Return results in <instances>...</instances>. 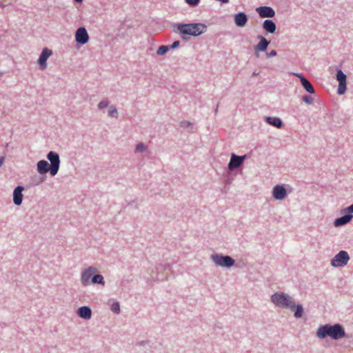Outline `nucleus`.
Instances as JSON below:
<instances>
[{
	"mask_svg": "<svg viewBox=\"0 0 353 353\" xmlns=\"http://www.w3.org/2000/svg\"><path fill=\"white\" fill-rule=\"evenodd\" d=\"M4 160H5V158L3 157H0V168L1 167V165H3V162H4Z\"/></svg>",
	"mask_w": 353,
	"mask_h": 353,
	"instance_id": "obj_34",
	"label": "nucleus"
},
{
	"mask_svg": "<svg viewBox=\"0 0 353 353\" xmlns=\"http://www.w3.org/2000/svg\"><path fill=\"white\" fill-rule=\"evenodd\" d=\"M352 218V216L350 214L345 215L341 218L336 219L334 221V225L336 226H339L342 225H345L348 223Z\"/></svg>",
	"mask_w": 353,
	"mask_h": 353,
	"instance_id": "obj_20",
	"label": "nucleus"
},
{
	"mask_svg": "<svg viewBox=\"0 0 353 353\" xmlns=\"http://www.w3.org/2000/svg\"><path fill=\"white\" fill-rule=\"evenodd\" d=\"M52 50L48 48H44L38 59L39 68L41 70H45L47 68V59L52 55Z\"/></svg>",
	"mask_w": 353,
	"mask_h": 353,
	"instance_id": "obj_10",
	"label": "nucleus"
},
{
	"mask_svg": "<svg viewBox=\"0 0 353 353\" xmlns=\"http://www.w3.org/2000/svg\"><path fill=\"white\" fill-rule=\"evenodd\" d=\"M273 196L276 199H283L286 196V190L281 185H276L273 189Z\"/></svg>",
	"mask_w": 353,
	"mask_h": 353,
	"instance_id": "obj_16",
	"label": "nucleus"
},
{
	"mask_svg": "<svg viewBox=\"0 0 353 353\" xmlns=\"http://www.w3.org/2000/svg\"><path fill=\"white\" fill-rule=\"evenodd\" d=\"M272 301L277 306L281 307H294L292 298L287 294L275 293L272 296Z\"/></svg>",
	"mask_w": 353,
	"mask_h": 353,
	"instance_id": "obj_4",
	"label": "nucleus"
},
{
	"mask_svg": "<svg viewBox=\"0 0 353 353\" xmlns=\"http://www.w3.org/2000/svg\"><path fill=\"white\" fill-rule=\"evenodd\" d=\"M245 157L242 156H236V154H232L230 161L229 163V168L230 170L239 168L241 163H243V160L245 159Z\"/></svg>",
	"mask_w": 353,
	"mask_h": 353,
	"instance_id": "obj_12",
	"label": "nucleus"
},
{
	"mask_svg": "<svg viewBox=\"0 0 353 353\" xmlns=\"http://www.w3.org/2000/svg\"><path fill=\"white\" fill-rule=\"evenodd\" d=\"M75 39L78 43L85 44L89 39V36L85 28H79L76 31Z\"/></svg>",
	"mask_w": 353,
	"mask_h": 353,
	"instance_id": "obj_8",
	"label": "nucleus"
},
{
	"mask_svg": "<svg viewBox=\"0 0 353 353\" xmlns=\"http://www.w3.org/2000/svg\"><path fill=\"white\" fill-rule=\"evenodd\" d=\"M276 55V52L275 50H272L269 54V57H274Z\"/></svg>",
	"mask_w": 353,
	"mask_h": 353,
	"instance_id": "obj_32",
	"label": "nucleus"
},
{
	"mask_svg": "<svg viewBox=\"0 0 353 353\" xmlns=\"http://www.w3.org/2000/svg\"><path fill=\"white\" fill-rule=\"evenodd\" d=\"M24 190L22 186H17L13 192V201L14 203L17 205H19L22 203L23 200V194L22 192Z\"/></svg>",
	"mask_w": 353,
	"mask_h": 353,
	"instance_id": "obj_13",
	"label": "nucleus"
},
{
	"mask_svg": "<svg viewBox=\"0 0 353 353\" xmlns=\"http://www.w3.org/2000/svg\"><path fill=\"white\" fill-rule=\"evenodd\" d=\"M77 314L82 319L88 320L91 318L92 311L89 307L83 306L78 309Z\"/></svg>",
	"mask_w": 353,
	"mask_h": 353,
	"instance_id": "obj_17",
	"label": "nucleus"
},
{
	"mask_svg": "<svg viewBox=\"0 0 353 353\" xmlns=\"http://www.w3.org/2000/svg\"><path fill=\"white\" fill-rule=\"evenodd\" d=\"M90 283L104 285L103 277L100 274H94Z\"/></svg>",
	"mask_w": 353,
	"mask_h": 353,
	"instance_id": "obj_23",
	"label": "nucleus"
},
{
	"mask_svg": "<svg viewBox=\"0 0 353 353\" xmlns=\"http://www.w3.org/2000/svg\"><path fill=\"white\" fill-rule=\"evenodd\" d=\"M259 39H260L259 43L255 46V50L259 51H265L268 46L270 42L263 37L262 36H259Z\"/></svg>",
	"mask_w": 353,
	"mask_h": 353,
	"instance_id": "obj_18",
	"label": "nucleus"
},
{
	"mask_svg": "<svg viewBox=\"0 0 353 353\" xmlns=\"http://www.w3.org/2000/svg\"><path fill=\"white\" fill-rule=\"evenodd\" d=\"M263 26L270 33H274L276 30V24L272 20H265Z\"/></svg>",
	"mask_w": 353,
	"mask_h": 353,
	"instance_id": "obj_19",
	"label": "nucleus"
},
{
	"mask_svg": "<svg viewBox=\"0 0 353 353\" xmlns=\"http://www.w3.org/2000/svg\"><path fill=\"white\" fill-rule=\"evenodd\" d=\"M248 21V17L244 12H239L234 15V23L239 27H243Z\"/></svg>",
	"mask_w": 353,
	"mask_h": 353,
	"instance_id": "obj_15",
	"label": "nucleus"
},
{
	"mask_svg": "<svg viewBox=\"0 0 353 353\" xmlns=\"http://www.w3.org/2000/svg\"><path fill=\"white\" fill-rule=\"evenodd\" d=\"M117 110L114 106H110L109 108L108 115L111 117H117Z\"/></svg>",
	"mask_w": 353,
	"mask_h": 353,
	"instance_id": "obj_25",
	"label": "nucleus"
},
{
	"mask_svg": "<svg viewBox=\"0 0 353 353\" xmlns=\"http://www.w3.org/2000/svg\"><path fill=\"white\" fill-rule=\"evenodd\" d=\"M294 310V316L296 318H301L303 315V309L301 305H294V307L292 309Z\"/></svg>",
	"mask_w": 353,
	"mask_h": 353,
	"instance_id": "obj_22",
	"label": "nucleus"
},
{
	"mask_svg": "<svg viewBox=\"0 0 353 353\" xmlns=\"http://www.w3.org/2000/svg\"><path fill=\"white\" fill-rule=\"evenodd\" d=\"M347 211L348 212L352 213L353 212V204L351 205L347 209Z\"/></svg>",
	"mask_w": 353,
	"mask_h": 353,
	"instance_id": "obj_33",
	"label": "nucleus"
},
{
	"mask_svg": "<svg viewBox=\"0 0 353 353\" xmlns=\"http://www.w3.org/2000/svg\"><path fill=\"white\" fill-rule=\"evenodd\" d=\"M83 0H75V1L78 2V3H80Z\"/></svg>",
	"mask_w": 353,
	"mask_h": 353,
	"instance_id": "obj_35",
	"label": "nucleus"
},
{
	"mask_svg": "<svg viewBox=\"0 0 353 353\" xmlns=\"http://www.w3.org/2000/svg\"><path fill=\"white\" fill-rule=\"evenodd\" d=\"M349 259L347 252L341 250L332 259L331 265L333 267H343L347 263Z\"/></svg>",
	"mask_w": 353,
	"mask_h": 353,
	"instance_id": "obj_5",
	"label": "nucleus"
},
{
	"mask_svg": "<svg viewBox=\"0 0 353 353\" xmlns=\"http://www.w3.org/2000/svg\"><path fill=\"white\" fill-rule=\"evenodd\" d=\"M214 263L219 266L230 268L234 263V260L228 256L214 254L212 256Z\"/></svg>",
	"mask_w": 353,
	"mask_h": 353,
	"instance_id": "obj_6",
	"label": "nucleus"
},
{
	"mask_svg": "<svg viewBox=\"0 0 353 353\" xmlns=\"http://www.w3.org/2000/svg\"><path fill=\"white\" fill-rule=\"evenodd\" d=\"M266 121L269 124H270L273 126H275L276 128H279L282 126V121L279 118L269 117H267Z\"/></svg>",
	"mask_w": 353,
	"mask_h": 353,
	"instance_id": "obj_21",
	"label": "nucleus"
},
{
	"mask_svg": "<svg viewBox=\"0 0 353 353\" xmlns=\"http://www.w3.org/2000/svg\"><path fill=\"white\" fill-rule=\"evenodd\" d=\"M316 335L320 339H324L329 336L337 340L343 338L345 333L341 325L335 324L334 325H325L321 326L317 330Z\"/></svg>",
	"mask_w": 353,
	"mask_h": 353,
	"instance_id": "obj_3",
	"label": "nucleus"
},
{
	"mask_svg": "<svg viewBox=\"0 0 353 353\" xmlns=\"http://www.w3.org/2000/svg\"><path fill=\"white\" fill-rule=\"evenodd\" d=\"M109 101L108 100H103L99 103V108L103 109L108 105Z\"/></svg>",
	"mask_w": 353,
	"mask_h": 353,
	"instance_id": "obj_27",
	"label": "nucleus"
},
{
	"mask_svg": "<svg viewBox=\"0 0 353 353\" xmlns=\"http://www.w3.org/2000/svg\"><path fill=\"white\" fill-rule=\"evenodd\" d=\"M256 10L262 18L273 17L275 14L274 10L268 6H261L257 8Z\"/></svg>",
	"mask_w": 353,
	"mask_h": 353,
	"instance_id": "obj_11",
	"label": "nucleus"
},
{
	"mask_svg": "<svg viewBox=\"0 0 353 353\" xmlns=\"http://www.w3.org/2000/svg\"><path fill=\"white\" fill-rule=\"evenodd\" d=\"M336 79L339 81L338 93L343 94L346 90V75L342 70H340L337 72Z\"/></svg>",
	"mask_w": 353,
	"mask_h": 353,
	"instance_id": "obj_9",
	"label": "nucleus"
},
{
	"mask_svg": "<svg viewBox=\"0 0 353 353\" xmlns=\"http://www.w3.org/2000/svg\"><path fill=\"white\" fill-rule=\"evenodd\" d=\"M296 76L300 79L302 85L303 86V88L305 89V90L307 92H309L310 94L314 93V89L312 85L310 83V81L306 78H305L301 74H296Z\"/></svg>",
	"mask_w": 353,
	"mask_h": 353,
	"instance_id": "obj_14",
	"label": "nucleus"
},
{
	"mask_svg": "<svg viewBox=\"0 0 353 353\" xmlns=\"http://www.w3.org/2000/svg\"><path fill=\"white\" fill-rule=\"evenodd\" d=\"M111 310L114 313H119L120 312V305L119 303H114L111 306Z\"/></svg>",
	"mask_w": 353,
	"mask_h": 353,
	"instance_id": "obj_26",
	"label": "nucleus"
},
{
	"mask_svg": "<svg viewBox=\"0 0 353 353\" xmlns=\"http://www.w3.org/2000/svg\"><path fill=\"white\" fill-rule=\"evenodd\" d=\"M168 51V46H161L158 48L157 53L158 55H163V54H165Z\"/></svg>",
	"mask_w": 353,
	"mask_h": 353,
	"instance_id": "obj_24",
	"label": "nucleus"
},
{
	"mask_svg": "<svg viewBox=\"0 0 353 353\" xmlns=\"http://www.w3.org/2000/svg\"><path fill=\"white\" fill-rule=\"evenodd\" d=\"M303 100L307 104H312L313 103V99L310 96H304Z\"/></svg>",
	"mask_w": 353,
	"mask_h": 353,
	"instance_id": "obj_28",
	"label": "nucleus"
},
{
	"mask_svg": "<svg viewBox=\"0 0 353 353\" xmlns=\"http://www.w3.org/2000/svg\"><path fill=\"white\" fill-rule=\"evenodd\" d=\"M207 26L203 23H188L178 25V30L181 37L187 39L190 36L196 37L204 33Z\"/></svg>",
	"mask_w": 353,
	"mask_h": 353,
	"instance_id": "obj_2",
	"label": "nucleus"
},
{
	"mask_svg": "<svg viewBox=\"0 0 353 353\" xmlns=\"http://www.w3.org/2000/svg\"><path fill=\"white\" fill-rule=\"evenodd\" d=\"M145 150V146L143 143H139L136 147V152H142Z\"/></svg>",
	"mask_w": 353,
	"mask_h": 353,
	"instance_id": "obj_30",
	"label": "nucleus"
},
{
	"mask_svg": "<svg viewBox=\"0 0 353 353\" xmlns=\"http://www.w3.org/2000/svg\"><path fill=\"white\" fill-rule=\"evenodd\" d=\"M97 272V270L94 267H89L85 269L81 273V281L83 285H88L90 283V279L94 274Z\"/></svg>",
	"mask_w": 353,
	"mask_h": 353,
	"instance_id": "obj_7",
	"label": "nucleus"
},
{
	"mask_svg": "<svg viewBox=\"0 0 353 353\" xmlns=\"http://www.w3.org/2000/svg\"><path fill=\"white\" fill-rule=\"evenodd\" d=\"M47 157L50 161V166L47 161L41 160L37 163V171L40 174H44L49 171L51 175L54 176L59 169V156L57 153L51 151L48 154Z\"/></svg>",
	"mask_w": 353,
	"mask_h": 353,
	"instance_id": "obj_1",
	"label": "nucleus"
},
{
	"mask_svg": "<svg viewBox=\"0 0 353 353\" xmlns=\"http://www.w3.org/2000/svg\"><path fill=\"white\" fill-rule=\"evenodd\" d=\"M179 45V41H174V42L172 44L171 48H176Z\"/></svg>",
	"mask_w": 353,
	"mask_h": 353,
	"instance_id": "obj_31",
	"label": "nucleus"
},
{
	"mask_svg": "<svg viewBox=\"0 0 353 353\" xmlns=\"http://www.w3.org/2000/svg\"><path fill=\"white\" fill-rule=\"evenodd\" d=\"M185 1L190 5L192 6H195L198 5L200 0H185Z\"/></svg>",
	"mask_w": 353,
	"mask_h": 353,
	"instance_id": "obj_29",
	"label": "nucleus"
}]
</instances>
